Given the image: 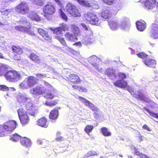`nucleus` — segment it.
I'll list each match as a JSON object with an SVG mask.
<instances>
[{"instance_id":"obj_17","label":"nucleus","mask_w":158,"mask_h":158,"mask_svg":"<svg viewBox=\"0 0 158 158\" xmlns=\"http://www.w3.org/2000/svg\"><path fill=\"white\" fill-rule=\"evenodd\" d=\"M48 124L47 119L44 117L41 118L37 121V124L42 127L47 128Z\"/></svg>"},{"instance_id":"obj_19","label":"nucleus","mask_w":158,"mask_h":158,"mask_svg":"<svg viewBox=\"0 0 158 158\" xmlns=\"http://www.w3.org/2000/svg\"><path fill=\"white\" fill-rule=\"evenodd\" d=\"M39 33L44 39L47 40H48L52 39V36L48 32H46L43 29L39 28L37 29Z\"/></svg>"},{"instance_id":"obj_56","label":"nucleus","mask_w":158,"mask_h":158,"mask_svg":"<svg viewBox=\"0 0 158 158\" xmlns=\"http://www.w3.org/2000/svg\"><path fill=\"white\" fill-rule=\"evenodd\" d=\"M10 10H6L2 11V14L3 15L7 16L8 15L9 13L10 12Z\"/></svg>"},{"instance_id":"obj_35","label":"nucleus","mask_w":158,"mask_h":158,"mask_svg":"<svg viewBox=\"0 0 158 158\" xmlns=\"http://www.w3.org/2000/svg\"><path fill=\"white\" fill-rule=\"evenodd\" d=\"M22 75L19 72L15 70L13 82H15L21 80L22 78Z\"/></svg>"},{"instance_id":"obj_5","label":"nucleus","mask_w":158,"mask_h":158,"mask_svg":"<svg viewBox=\"0 0 158 158\" xmlns=\"http://www.w3.org/2000/svg\"><path fill=\"white\" fill-rule=\"evenodd\" d=\"M148 34L152 39L158 40V21H155L152 24Z\"/></svg>"},{"instance_id":"obj_32","label":"nucleus","mask_w":158,"mask_h":158,"mask_svg":"<svg viewBox=\"0 0 158 158\" xmlns=\"http://www.w3.org/2000/svg\"><path fill=\"white\" fill-rule=\"evenodd\" d=\"M28 17L32 20L39 21L40 20V17L35 13L32 12L29 15Z\"/></svg>"},{"instance_id":"obj_48","label":"nucleus","mask_w":158,"mask_h":158,"mask_svg":"<svg viewBox=\"0 0 158 158\" xmlns=\"http://www.w3.org/2000/svg\"><path fill=\"white\" fill-rule=\"evenodd\" d=\"M60 15L62 19L66 21L68 20V18L67 15L61 9H60Z\"/></svg>"},{"instance_id":"obj_64","label":"nucleus","mask_w":158,"mask_h":158,"mask_svg":"<svg viewBox=\"0 0 158 158\" xmlns=\"http://www.w3.org/2000/svg\"><path fill=\"white\" fill-rule=\"evenodd\" d=\"M28 152H26L24 153L23 155L25 157L26 156V155H27L28 154Z\"/></svg>"},{"instance_id":"obj_45","label":"nucleus","mask_w":158,"mask_h":158,"mask_svg":"<svg viewBox=\"0 0 158 158\" xmlns=\"http://www.w3.org/2000/svg\"><path fill=\"white\" fill-rule=\"evenodd\" d=\"M8 70V67L6 65L0 64V75Z\"/></svg>"},{"instance_id":"obj_60","label":"nucleus","mask_w":158,"mask_h":158,"mask_svg":"<svg viewBox=\"0 0 158 158\" xmlns=\"http://www.w3.org/2000/svg\"><path fill=\"white\" fill-rule=\"evenodd\" d=\"M44 82L45 86H48L49 87H50V88H52L51 85L49 84L47 82L45 81H44Z\"/></svg>"},{"instance_id":"obj_21","label":"nucleus","mask_w":158,"mask_h":158,"mask_svg":"<svg viewBox=\"0 0 158 158\" xmlns=\"http://www.w3.org/2000/svg\"><path fill=\"white\" fill-rule=\"evenodd\" d=\"M156 0H146L145 2V6L147 10H151L155 6Z\"/></svg>"},{"instance_id":"obj_40","label":"nucleus","mask_w":158,"mask_h":158,"mask_svg":"<svg viewBox=\"0 0 158 158\" xmlns=\"http://www.w3.org/2000/svg\"><path fill=\"white\" fill-rule=\"evenodd\" d=\"M94 127L91 125H87L84 128V131L88 134L91 132L94 129Z\"/></svg>"},{"instance_id":"obj_25","label":"nucleus","mask_w":158,"mask_h":158,"mask_svg":"<svg viewBox=\"0 0 158 158\" xmlns=\"http://www.w3.org/2000/svg\"><path fill=\"white\" fill-rule=\"evenodd\" d=\"M136 25L137 29L140 31H143L146 27V23L143 21H137Z\"/></svg>"},{"instance_id":"obj_43","label":"nucleus","mask_w":158,"mask_h":158,"mask_svg":"<svg viewBox=\"0 0 158 158\" xmlns=\"http://www.w3.org/2000/svg\"><path fill=\"white\" fill-rule=\"evenodd\" d=\"M17 98L18 100L19 101L23 102H27L28 99V98L24 95H18Z\"/></svg>"},{"instance_id":"obj_14","label":"nucleus","mask_w":158,"mask_h":158,"mask_svg":"<svg viewBox=\"0 0 158 158\" xmlns=\"http://www.w3.org/2000/svg\"><path fill=\"white\" fill-rule=\"evenodd\" d=\"M15 29L17 31L22 32H26L29 35H35V33L34 31H31L30 29L31 27H26L23 26L19 25L15 26Z\"/></svg>"},{"instance_id":"obj_2","label":"nucleus","mask_w":158,"mask_h":158,"mask_svg":"<svg viewBox=\"0 0 158 158\" xmlns=\"http://www.w3.org/2000/svg\"><path fill=\"white\" fill-rule=\"evenodd\" d=\"M37 78L34 76L28 77L20 84V87L23 89H26L29 87H32L37 84Z\"/></svg>"},{"instance_id":"obj_28","label":"nucleus","mask_w":158,"mask_h":158,"mask_svg":"<svg viewBox=\"0 0 158 158\" xmlns=\"http://www.w3.org/2000/svg\"><path fill=\"white\" fill-rule=\"evenodd\" d=\"M64 36L67 40L70 42H75L77 40V37L69 32H67L64 34Z\"/></svg>"},{"instance_id":"obj_3","label":"nucleus","mask_w":158,"mask_h":158,"mask_svg":"<svg viewBox=\"0 0 158 158\" xmlns=\"http://www.w3.org/2000/svg\"><path fill=\"white\" fill-rule=\"evenodd\" d=\"M17 112L21 123L22 125L28 124L30 119L27 111L23 108L21 107L17 110Z\"/></svg>"},{"instance_id":"obj_24","label":"nucleus","mask_w":158,"mask_h":158,"mask_svg":"<svg viewBox=\"0 0 158 158\" xmlns=\"http://www.w3.org/2000/svg\"><path fill=\"white\" fill-rule=\"evenodd\" d=\"M28 58L35 63L39 64L41 63V60L39 56L34 53H31L28 56Z\"/></svg>"},{"instance_id":"obj_13","label":"nucleus","mask_w":158,"mask_h":158,"mask_svg":"<svg viewBox=\"0 0 158 158\" xmlns=\"http://www.w3.org/2000/svg\"><path fill=\"white\" fill-rule=\"evenodd\" d=\"M52 30L54 34L61 35L62 36L63 34L62 31H68L69 28L67 24L62 23L60 24V27L54 28Z\"/></svg>"},{"instance_id":"obj_4","label":"nucleus","mask_w":158,"mask_h":158,"mask_svg":"<svg viewBox=\"0 0 158 158\" xmlns=\"http://www.w3.org/2000/svg\"><path fill=\"white\" fill-rule=\"evenodd\" d=\"M84 17L87 22L90 24L96 25L99 23V19L94 12H87L84 14Z\"/></svg>"},{"instance_id":"obj_51","label":"nucleus","mask_w":158,"mask_h":158,"mask_svg":"<svg viewBox=\"0 0 158 158\" xmlns=\"http://www.w3.org/2000/svg\"><path fill=\"white\" fill-rule=\"evenodd\" d=\"M60 133L58 132L57 133V136L55 140L57 141H61L63 140V138L62 136H59Z\"/></svg>"},{"instance_id":"obj_9","label":"nucleus","mask_w":158,"mask_h":158,"mask_svg":"<svg viewBox=\"0 0 158 158\" xmlns=\"http://www.w3.org/2000/svg\"><path fill=\"white\" fill-rule=\"evenodd\" d=\"M12 50L14 55L13 58L16 60H20L21 55L23 53V48L19 45H12L11 46Z\"/></svg>"},{"instance_id":"obj_46","label":"nucleus","mask_w":158,"mask_h":158,"mask_svg":"<svg viewBox=\"0 0 158 158\" xmlns=\"http://www.w3.org/2000/svg\"><path fill=\"white\" fill-rule=\"evenodd\" d=\"M70 53H71L73 57H77L80 55V53L79 51L74 50L73 48Z\"/></svg>"},{"instance_id":"obj_62","label":"nucleus","mask_w":158,"mask_h":158,"mask_svg":"<svg viewBox=\"0 0 158 158\" xmlns=\"http://www.w3.org/2000/svg\"><path fill=\"white\" fill-rule=\"evenodd\" d=\"M143 136L141 135L138 136L139 140L140 142H141L143 141Z\"/></svg>"},{"instance_id":"obj_31","label":"nucleus","mask_w":158,"mask_h":158,"mask_svg":"<svg viewBox=\"0 0 158 158\" xmlns=\"http://www.w3.org/2000/svg\"><path fill=\"white\" fill-rule=\"evenodd\" d=\"M101 16L103 19H107L111 17L112 13L109 10H104L102 11Z\"/></svg>"},{"instance_id":"obj_42","label":"nucleus","mask_w":158,"mask_h":158,"mask_svg":"<svg viewBox=\"0 0 158 158\" xmlns=\"http://www.w3.org/2000/svg\"><path fill=\"white\" fill-rule=\"evenodd\" d=\"M138 57L142 59L143 62V60L148 58V56L143 52H140L136 54Z\"/></svg>"},{"instance_id":"obj_57","label":"nucleus","mask_w":158,"mask_h":158,"mask_svg":"<svg viewBox=\"0 0 158 158\" xmlns=\"http://www.w3.org/2000/svg\"><path fill=\"white\" fill-rule=\"evenodd\" d=\"M142 128L143 129L149 131H152V129L150 128H149L146 124H144L142 126Z\"/></svg>"},{"instance_id":"obj_15","label":"nucleus","mask_w":158,"mask_h":158,"mask_svg":"<svg viewBox=\"0 0 158 158\" xmlns=\"http://www.w3.org/2000/svg\"><path fill=\"white\" fill-rule=\"evenodd\" d=\"M7 131H11L14 130L16 127L17 124L14 120L10 121L4 124Z\"/></svg>"},{"instance_id":"obj_52","label":"nucleus","mask_w":158,"mask_h":158,"mask_svg":"<svg viewBox=\"0 0 158 158\" xmlns=\"http://www.w3.org/2000/svg\"><path fill=\"white\" fill-rule=\"evenodd\" d=\"M118 76L119 78L122 79H123L126 78L127 77L126 75V74L123 73H119L118 74Z\"/></svg>"},{"instance_id":"obj_20","label":"nucleus","mask_w":158,"mask_h":158,"mask_svg":"<svg viewBox=\"0 0 158 158\" xmlns=\"http://www.w3.org/2000/svg\"><path fill=\"white\" fill-rule=\"evenodd\" d=\"M143 63L147 66L153 68H155L156 65V61L154 59H152L149 57L143 60Z\"/></svg>"},{"instance_id":"obj_22","label":"nucleus","mask_w":158,"mask_h":158,"mask_svg":"<svg viewBox=\"0 0 158 158\" xmlns=\"http://www.w3.org/2000/svg\"><path fill=\"white\" fill-rule=\"evenodd\" d=\"M100 59L94 55H93L88 59V62L94 66H96L100 62Z\"/></svg>"},{"instance_id":"obj_55","label":"nucleus","mask_w":158,"mask_h":158,"mask_svg":"<svg viewBox=\"0 0 158 158\" xmlns=\"http://www.w3.org/2000/svg\"><path fill=\"white\" fill-rule=\"evenodd\" d=\"M0 90L3 91H8L9 90V88L5 85H0Z\"/></svg>"},{"instance_id":"obj_41","label":"nucleus","mask_w":158,"mask_h":158,"mask_svg":"<svg viewBox=\"0 0 158 158\" xmlns=\"http://www.w3.org/2000/svg\"><path fill=\"white\" fill-rule=\"evenodd\" d=\"M134 154L138 156V158H150L146 154L140 153L139 151L136 150Z\"/></svg>"},{"instance_id":"obj_10","label":"nucleus","mask_w":158,"mask_h":158,"mask_svg":"<svg viewBox=\"0 0 158 158\" xmlns=\"http://www.w3.org/2000/svg\"><path fill=\"white\" fill-rule=\"evenodd\" d=\"M25 107L27 110V113L31 116L35 117L38 113L37 108L31 102H28L26 105Z\"/></svg>"},{"instance_id":"obj_38","label":"nucleus","mask_w":158,"mask_h":158,"mask_svg":"<svg viewBox=\"0 0 158 158\" xmlns=\"http://www.w3.org/2000/svg\"><path fill=\"white\" fill-rule=\"evenodd\" d=\"M109 25L111 29L113 30L117 29L118 27V25L116 21L113 20H110L109 22Z\"/></svg>"},{"instance_id":"obj_1","label":"nucleus","mask_w":158,"mask_h":158,"mask_svg":"<svg viewBox=\"0 0 158 158\" xmlns=\"http://www.w3.org/2000/svg\"><path fill=\"white\" fill-rule=\"evenodd\" d=\"M67 79L68 82L71 83L72 87L74 89L77 90L80 92H87L88 90L86 87L79 85L82 81L78 75L75 74H71Z\"/></svg>"},{"instance_id":"obj_44","label":"nucleus","mask_w":158,"mask_h":158,"mask_svg":"<svg viewBox=\"0 0 158 158\" xmlns=\"http://www.w3.org/2000/svg\"><path fill=\"white\" fill-rule=\"evenodd\" d=\"M6 132L7 131L4 124H0V136L5 135Z\"/></svg>"},{"instance_id":"obj_6","label":"nucleus","mask_w":158,"mask_h":158,"mask_svg":"<svg viewBox=\"0 0 158 158\" xmlns=\"http://www.w3.org/2000/svg\"><path fill=\"white\" fill-rule=\"evenodd\" d=\"M15 10L17 13L24 15L29 13V8L27 3L21 2L15 7Z\"/></svg>"},{"instance_id":"obj_47","label":"nucleus","mask_w":158,"mask_h":158,"mask_svg":"<svg viewBox=\"0 0 158 158\" xmlns=\"http://www.w3.org/2000/svg\"><path fill=\"white\" fill-rule=\"evenodd\" d=\"M143 109L144 110L148 112L150 116L156 118L157 114L156 113L152 111H151L149 109H148L146 107H144Z\"/></svg>"},{"instance_id":"obj_63","label":"nucleus","mask_w":158,"mask_h":158,"mask_svg":"<svg viewBox=\"0 0 158 158\" xmlns=\"http://www.w3.org/2000/svg\"><path fill=\"white\" fill-rule=\"evenodd\" d=\"M0 59H4V57L3 54L1 52H0Z\"/></svg>"},{"instance_id":"obj_50","label":"nucleus","mask_w":158,"mask_h":158,"mask_svg":"<svg viewBox=\"0 0 158 158\" xmlns=\"http://www.w3.org/2000/svg\"><path fill=\"white\" fill-rule=\"evenodd\" d=\"M63 51L66 52H71V50L72 49V48H70L68 46L67 44L66 46H64L63 47Z\"/></svg>"},{"instance_id":"obj_12","label":"nucleus","mask_w":158,"mask_h":158,"mask_svg":"<svg viewBox=\"0 0 158 158\" xmlns=\"http://www.w3.org/2000/svg\"><path fill=\"white\" fill-rule=\"evenodd\" d=\"M133 96L137 99L140 100L143 102L149 103L151 102V99L147 98L140 91H137L132 94Z\"/></svg>"},{"instance_id":"obj_37","label":"nucleus","mask_w":158,"mask_h":158,"mask_svg":"<svg viewBox=\"0 0 158 158\" xmlns=\"http://www.w3.org/2000/svg\"><path fill=\"white\" fill-rule=\"evenodd\" d=\"M87 102V103L85 104V106H88L93 111L97 112L98 111V108L96 106L94 105L89 101Z\"/></svg>"},{"instance_id":"obj_26","label":"nucleus","mask_w":158,"mask_h":158,"mask_svg":"<svg viewBox=\"0 0 158 158\" xmlns=\"http://www.w3.org/2000/svg\"><path fill=\"white\" fill-rule=\"evenodd\" d=\"M114 85L116 87L125 88L127 86V82L123 80H118L114 83Z\"/></svg>"},{"instance_id":"obj_11","label":"nucleus","mask_w":158,"mask_h":158,"mask_svg":"<svg viewBox=\"0 0 158 158\" xmlns=\"http://www.w3.org/2000/svg\"><path fill=\"white\" fill-rule=\"evenodd\" d=\"M46 89L42 85H37L36 87L31 89L30 93L35 95L43 94L45 93Z\"/></svg>"},{"instance_id":"obj_23","label":"nucleus","mask_w":158,"mask_h":158,"mask_svg":"<svg viewBox=\"0 0 158 158\" xmlns=\"http://www.w3.org/2000/svg\"><path fill=\"white\" fill-rule=\"evenodd\" d=\"M84 4L85 6L88 7H91L94 9L98 8V6L96 4V1L94 0L85 2Z\"/></svg>"},{"instance_id":"obj_8","label":"nucleus","mask_w":158,"mask_h":158,"mask_svg":"<svg viewBox=\"0 0 158 158\" xmlns=\"http://www.w3.org/2000/svg\"><path fill=\"white\" fill-rule=\"evenodd\" d=\"M56 9L54 6L49 4L45 5L43 8L44 16L47 19H50V16L56 11Z\"/></svg>"},{"instance_id":"obj_33","label":"nucleus","mask_w":158,"mask_h":158,"mask_svg":"<svg viewBox=\"0 0 158 158\" xmlns=\"http://www.w3.org/2000/svg\"><path fill=\"white\" fill-rule=\"evenodd\" d=\"M101 132L103 135L105 137L110 136L111 135V133L106 127H103L101 129Z\"/></svg>"},{"instance_id":"obj_36","label":"nucleus","mask_w":158,"mask_h":158,"mask_svg":"<svg viewBox=\"0 0 158 158\" xmlns=\"http://www.w3.org/2000/svg\"><path fill=\"white\" fill-rule=\"evenodd\" d=\"M10 139L14 142H17L21 139V136L17 133H15L10 135Z\"/></svg>"},{"instance_id":"obj_53","label":"nucleus","mask_w":158,"mask_h":158,"mask_svg":"<svg viewBox=\"0 0 158 158\" xmlns=\"http://www.w3.org/2000/svg\"><path fill=\"white\" fill-rule=\"evenodd\" d=\"M78 99L79 100L81 101L85 105V104L87 103V102H89L86 99L81 96L78 97Z\"/></svg>"},{"instance_id":"obj_59","label":"nucleus","mask_w":158,"mask_h":158,"mask_svg":"<svg viewBox=\"0 0 158 158\" xmlns=\"http://www.w3.org/2000/svg\"><path fill=\"white\" fill-rule=\"evenodd\" d=\"M73 45H75L76 46H78L81 47L82 46V44L81 42L80 41L75 43L74 44H73Z\"/></svg>"},{"instance_id":"obj_58","label":"nucleus","mask_w":158,"mask_h":158,"mask_svg":"<svg viewBox=\"0 0 158 158\" xmlns=\"http://www.w3.org/2000/svg\"><path fill=\"white\" fill-rule=\"evenodd\" d=\"M93 115L94 117L96 119H98L100 117L99 114L96 112H94L93 114Z\"/></svg>"},{"instance_id":"obj_30","label":"nucleus","mask_w":158,"mask_h":158,"mask_svg":"<svg viewBox=\"0 0 158 158\" xmlns=\"http://www.w3.org/2000/svg\"><path fill=\"white\" fill-rule=\"evenodd\" d=\"M15 70H11L8 71L6 72L5 74V76L6 79L9 81L12 82Z\"/></svg>"},{"instance_id":"obj_34","label":"nucleus","mask_w":158,"mask_h":158,"mask_svg":"<svg viewBox=\"0 0 158 158\" xmlns=\"http://www.w3.org/2000/svg\"><path fill=\"white\" fill-rule=\"evenodd\" d=\"M105 74L109 77H115L114 71L113 69L111 68H110L106 69L105 70Z\"/></svg>"},{"instance_id":"obj_16","label":"nucleus","mask_w":158,"mask_h":158,"mask_svg":"<svg viewBox=\"0 0 158 158\" xmlns=\"http://www.w3.org/2000/svg\"><path fill=\"white\" fill-rule=\"evenodd\" d=\"M60 109V107H58L55 108L51 110L49 114V118L53 120H56L59 115L58 110Z\"/></svg>"},{"instance_id":"obj_18","label":"nucleus","mask_w":158,"mask_h":158,"mask_svg":"<svg viewBox=\"0 0 158 158\" xmlns=\"http://www.w3.org/2000/svg\"><path fill=\"white\" fill-rule=\"evenodd\" d=\"M56 92L55 89L52 88V89L49 90L44 94V97L48 99H52L54 98L58 97L56 95Z\"/></svg>"},{"instance_id":"obj_54","label":"nucleus","mask_w":158,"mask_h":158,"mask_svg":"<svg viewBox=\"0 0 158 158\" xmlns=\"http://www.w3.org/2000/svg\"><path fill=\"white\" fill-rule=\"evenodd\" d=\"M36 76L39 78H44L46 77V74H41L40 73H38L35 74Z\"/></svg>"},{"instance_id":"obj_49","label":"nucleus","mask_w":158,"mask_h":158,"mask_svg":"<svg viewBox=\"0 0 158 158\" xmlns=\"http://www.w3.org/2000/svg\"><path fill=\"white\" fill-rule=\"evenodd\" d=\"M87 154L89 156H98L99 155V153L98 152L90 151L88 152Z\"/></svg>"},{"instance_id":"obj_27","label":"nucleus","mask_w":158,"mask_h":158,"mask_svg":"<svg viewBox=\"0 0 158 158\" xmlns=\"http://www.w3.org/2000/svg\"><path fill=\"white\" fill-rule=\"evenodd\" d=\"M20 142L22 145L27 147H30L32 144L31 140L25 137L22 138L20 140Z\"/></svg>"},{"instance_id":"obj_61","label":"nucleus","mask_w":158,"mask_h":158,"mask_svg":"<svg viewBox=\"0 0 158 158\" xmlns=\"http://www.w3.org/2000/svg\"><path fill=\"white\" fill-rule=\"evenodd\" d=\"M57 4L60 7H61L62 6V4L61 2L59 0H57L56 1Z\"/></svg>"},{"instance_id":"obj_7","label":"nucleus","mask_w":158,"mask_h":158,"mask_svg":"<svg viewBox=\"0 0 158 158\" xmlns=\"http://www.w3.org/2000/svg\"><path fill=\"white\" fill-rule=\"evenodd\" d=\"M66 10L72 16L79 17L81 16L80 13L77 8L71 3H69L66 6Z\"/></svg>"},{"instance_id":"obj_29","label":"nucleus","mask_w":158,"mask_h":158,"mask_svg":"<svg viewBox=\"0 0 158 158\" xmlns=\"http://www.w3.org/2000/svg\"><path fill=\"white\" fill-rule=\"evenodd\" d=\"M55 38L58 40L63 46H66L67 43L64 38L63 37V35L55 34Z\"/></svg>"},{"instance_id":"obj_39","label":"nucleus","mask_w":158,"mask_h":158,"mask_svg":"<svg viewBox=\"0 0 158 158\" xmlns=\"http://www.w3.org/2000/svg\"><path fill=\"white\" fill-rule=\"evenodd\" d=\"M59 100L58 99H55L54 100H51L50 101H47L45 104L46 105L49 106H53L57 105L58 103Z\"/></svg>"}]
</instances>
